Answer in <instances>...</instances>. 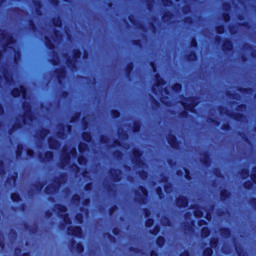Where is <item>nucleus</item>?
<instances>
[{"instance_id": "5701e85b", "label": "nucleus", "mask_w": 256, "mask_h": 256, "mask_svg": "<svg viewBox=\"0 0 256 256\" xmlns=\"http://www.w3.org/2000/svg\"><path fill=\"white\" fill-rule=\"evenodd\" d=\"M196 217H203V214L201 212L195 213Z\"/></svg>"}, {"instance_id": "f3484780", "label": "nucleus", "mask_w": 256, "mask_h": 256, "mask_svg": "<svg viewBox=\"0 0 256 256\" xmlns=\"http://www.w3.org/2000/svg\"><path fill=\"white\" fill-rule=\"evenodd\" d=\"M78 223H83V218L81 216L76 217Z\"/></svg>"}, {"instance_id": "9d476101", "label": "nucleus", "mask_w": 256, "mask_h": 256, "mask_svg": "<svg viewBox=\"0 0 256 256\" xmlns=\"http://www.w3.org/2000/svg\"><path fill=\"white\" fill-rule=\"evenodd\" d=\"M205 256H212L213 255V249L208 248L204 251Z\"/></svg>"}, {"instance_id": "6e6552de", "label": "nucleus", "mask_w": 256, "mask_h": 256, "mask_svg": "<svg viewBox=\"0 0 256 256\" xmlns=\"http://www.w3.org/2000/svg\"><path fill=\"white\" fill-rule=\"evenodd\" d=\"M83 139L87 141V143L91 142V134L89 133H84L83 134Z\"/></svg>"}, {"instance_id": "412c9836", "label": "nucleus", "mask_w": 256, "mask_h": 256, "mask_svg": "<svg viewBox=\"0 0 256 256\" xmlns=\"http://www.w3.org/2000/svg\"><path fill=\"white\" fill-rule=\"evenodd\" d=\"M217 32L221 35L223 33V27H219Z\"/></svg>"}, {"instance_id": "393cba45", "label": "nucleus", "mask_w": 256, "mask_h": 256, "mask_svg": "<svg viewBox=\"0 0 256 256\" xmlns=\"http://www.w3.org/2000/svg\"><path fill=\"white\" fill-rule=\"evenodd\" d=\"M192 45H193V47H195L197 45V41L193 40Z\"/></svg>"}, {"instance_id": "20e7f679", "label": "nucleus", "mask_w": 256, "mask_h": 256, "mask_svg": "<svg viewBox=\"0 0 256 256\" xmlns=\"http://www.w3.org/2000/svg\"><path fill=\"white\" fill-rule=\"evenodd\" d=\"M178 207H186L187 205V199L186 198H179L177 200Z\"/></svg>"}, {"instance_id": "f03ea898", "label": "nucleus", "mask_w": 256, "mask_h": 256, "mask_svg": "<svg viewBox=\"0 0 256 256\" xmlns=\"http://www.w3.org/2000/svg\"><path fill=\"white\" fill-rule=\"evenodd\" d=\"M69 233H72L75 237H81V227H74L69 230Z\"/></svg>"}, {"instance_id": "1a4fd4ad", "label": "nucleus", "mask_w": 256, "mask_h": 256, "mask_svg": "<svg viewBox=\"0 0 256 256\" xmlns=\"http://www.w3.org/2000/svg\"><path fill=\"white\" fill-rule=\"evenodd\" d=\"M165 243V238L164 237H159L157 239V244L159 245V247H162V245H164Z\"/></svg>"}, {"instance_id": "7c9ffc66", "label": "nucleus", "mask_w": 256, "mask_h": 256, "mask_svg": "<svg viewBox=\"0 0 256 256\" xmlns=\"http://www.w3.org/2000/svg\"><path fill=\"white\" fill-rule=\"evenodd\" d=\"M181 256H189V253H184V254H182Z\"/></svg>"}, {"instance_id": "a878e982", "label": "nucleus", "mask_w": 256, "mask_h": 256, "mask_svg": "<svg viewBox=\"0 0 256 256\" xmlns=\"http://www.w3.org/2000/svg\"><path fill=\"white\" fill-rule=\"evenodd\" d=\"M28 155L31 157V155H33V152L31 150H28Z\"/></svg>"}, {"instance_id": "aec40b11", "label": "nucleus", "mask_w": 256, "mask_h": 256, "mask_svg": "<svg viewBox=\"0 0 256 256\" xmlns=\"http://www.w3.org/2000/svg\"><path fill=\"white\" fill-rule=\"evenodd\" d=\"M174 89H176V90L181 89V84H176V85H174Z\"/></svg>"}, {"instance_id": "9b49d317", "label": "nucleus", "mask_w": 256, "mask_h": 256, "mask_svg": "<svg viewBox=\"0 0 256 256\" xmlns=\"http://www.w3.org/2000/svg\"><path fill=\"white\" fill-rule=\"evenodd\" d=\"M78 163H79L80 165H83V163H87V161L85 160V158H84L83 156H80V157L78 158Z\"/></svg>"}, {"instance_id": "0eeeda50", "label": "nucleus", "mask_w": 256, "mask_h": 256, "mask_svg": "<svg viewBox=\"0 0 256 256\" xmlns=\"http://www.w3.org/2000/svg\"><path fill=\"white\" fill-rule=\"evenodd\" d=\"M202 237H209V229L208 228H202Z\"/></svg>"}, {"instance_id": "cd10ccee", "label": "nucleus", "mask_w": 256, "mask_h": 256, "mask_svg": "<svg viewBox=\"0 0 256 256\" xmlns=\"http://www.w3.org/2000/svg\"><path fill=\"white\" fill-rule=\"evenodd\" d=\"M252 180L254 181V183H256V175L252 177Z\"/></svg>"}, {"instance_id": "2eb2a0df", "label": "nucleus", "mask_w": 256, "mask_h": 256, "mask_svg": "<svg viewBox=\"0 0 256 256\" xmlns=\"http://www.w3.org/2000/svg\"><path fill=\"white\" fill-rule=\"evenodd\" d=\"M141 193L147 197V190L145 188H141Z\"/></svg>"}, {"instance_id": "39448f33", "label": "nucleus", "mask_w": 256, "mask_h": 256, "mask_svg": "<svg viewBox=\"0 0 256 256\" xmlns=\"http://www.w3.org/2000/svg\"><path fill=\"white\" fill-rule=\"evenodd\" d=\"M223 49L231 50V49H233V44H231V42H229V41H226L223 45Z\"/></svg>"}, {"instance_id": "c756f323", "label": "nucleus", "mask_w": 256, "mask_h": 256, "mask_svg": "<svg viewBox=\"0 0 256 256\" xmlns=\"http://www.w3.org/2000/svg\"><path fill=\"white\" fill-rule=\"evenodd\" d=\"M67 159H70L71 154H66Z\"/></svg>"}, {"instance_id": "4c0bfd02", "label": "nucleus", "mask_w": 256, "mask_h": 256, "mask_svg": "<svg viewBox=\"0 0 256 256\" xmlns=\"http://www.w3.org/2000/svg\"><path fill=\"white\" fill-rule=\"evenodd\" d=\"M157 192L159 193V190H157Z\"/></svg>"}, {"instance_id": "72a5a7b5", "label": "nucleus", "mask_w": 256, "mask_h": 256, "mask_svg": "<svg viewBox=\"0 0 256 256\" xmlns=\"http://www.w3.org/2000/svg\"><path fill=\"white\" fill-rule=\"evenodd\" d=\"M118 116H119V112H116L115 117H118Z\"/></svg>"}, {"instance_id": "473e14b6", "label": "nucleus", "mask_w": 256, "mask_h": 256, "mask_svg": "<svg viewBox=\"0 0 256 256\" xmlns=\"http://www.w3.org/2000/svg\"><path fill=\"white\" fill-rule=\"evenodd\" d=\"M152 68H153V71H155V66L153 64H151Z\"/></svg>"}, {"instance_id": "2f4dec72", "label": "nucleus", "mask_w": 256, "mask_h": 256, "mask_svg": "<svg viewBox=\"0 0 256 256\" xmlns=\"http://www.w3.org/2000/svg\"><path fill=\"white\" fill-rule=\"evenodd\" d=\"M228 20H229V16H226V17H225V21H228Z\"/></svg>"}, {"instance_id": "dca6fc26", "label": "nucleus", "mask_w": 256, "mask_h": 256, "mask_svg": "<svg viewBox=\"0 0 256 256\" xmlns=\"http://www.w3.org/2000/svg\"><path fill=\"white\" fill-rule=\"evenodd\" d=\"M46 157H48V159H53V153L48 152V153L46 154Z\"/></svg>"}, {"instance_id": "f8f14e48", "label": "nucleus", "mask_w": 256, "mask_h": 256, "mask_svg": "<svg viewBox=\"0 0 256 256\" xmlns=\"http://www.w3.org/2000/svg\"><path fill=\"white\" fill-rule=\"evenodd\" d=\"M11 199L12 201H19V194H12Z\"/></svg>"}, {"instance_id": "7ed1b4c3", "label": "nucleus", "mask_w": 256, "mask_h": 256, "mask_svg": "<svg viewBox=\"0 0 256 256\" xmlns=\"http://www.w3.org/2000/svg\"><path fill=\"white\" fill-rule=\"evenodd\" d=\"M0 41H10V43L13 41V38L8 37L5 35V31L0 30Z\"/></svg>"}, {"instance_id": "ddd939ff", "label": "nucleus", "mask_w": 256, "mask_h": 256, "mask_svg": "<svg viewBox=\"0 0 256 256\" xmlns=\"http://www.w3.org/2000/svg\"><path fill=\"white\" fill-rule=\"evenodd\" d=\"M146 227H153V220L151 219L147 220Z\"/></svg>"}, {"instance_id": "f704fd0d", "label": "nucleus", "mask_w": 256, "mask_h": 256, "mask_svg": "<svg viewBox=\"0 0 256 256\" xmlns=\"http://www.w3.org/2000/svg\"><path fill=\"white\" fill-rule=\"evenodd\" d=\"M59 25H61V22H58L57 27H59Z\"/></svg>"}, {"instance_id": "4be33fe9", "label": "nucleus", "mask_w": 256, "mask_h": 256, "mask_svg": "<svg viewBox=\"0 0 256 256\" xmlns=\"http://www.w3.org/2000/svg\"><path fill=\"white\" fill-rule=\"evenodd\" d=\"M77 153V151L75 150V148H73L72 150H71V155H75Z\"/></svg>"}, {"instance_id": "423d86ee", "label": "nucleus", "mask_w": 256, "mask_h": 256, "mask_svg": "<svg viewBox=\"0 0 256 256\" xmlns=\"http://www.w3.org/2000/svg\"><path fill=\"white\" fill-rule=\"evenodd\" d=\"M183 107L184 109H186V111H193V109L195 108V104L187 106V104L183 103Z\"/></svg>"}, {"instance_id": "a211bd4d", "label": "nucleus", "mask_w": 256, "mask_h": 256, "mask_svg": "<svg viewBox=\"0 0 256 256\" xmlns=\"http://www.w3.org/2000/svg\"><path fill=\"white\" fill-rule=\"evenodd\" d=\"M59 211H61V213H65L67 211V208L65 207H60L59 208Z\"/></svg>"}, {"instance_id": "6ab92c4d", "label": "nucleus", "mask_w": 256, "mask_h": 256, "mask_svg": "<svg viewBox=\"0 0 256 256\" xmlns=\"http://www.w3.org/2000/svg\"><path fill=\"white\" fill-rule=\"evenodd\" d=\"M64 223H66V225H69V223H71V220H69L67 217L64 218Z\"/></svg>"}, {"instance_id": "c85d7f7f", "label": "nucleus", "mask_w": 256, "mask_h": 256, "mask_svg": "<svg viewBox=\"0 0 256 256\" xmlns=\"http://www.w3.org/2000/svg\"><path fill=\"white\" fill-rule=\"evenodd\" d=\"M3 113V107L0 106V114Z\"/></svg>"}, {"instance_id": "e433bc0d", "label": "nucleus", "mask_w": 256, "mask_h": 256, "mask_svg": "<svg viewBox=\"0 0 256 256\" xmlns=\"http://www.w3.org/2000/svg\"><path fill=\"white\" fill-rule=\"evenodd\" d=\"M173 141H175V138H173Z\"/></svg>"}, {"instance_id": "b1692460", "label": "nucleus", "mask_w": 256, "mask_h": 256, "mask_svg": "<svg viewBox=\"0 0 256 256\" xmlns=\"http://www.w3.org/2000/svg\"><path fill=\"white\" fill-rule=\"evenodd\" d=\"M135 157H141V154L139 152H134Z\"/></svg>"}, {"instance_id": "bb28decb", "label": "nucleus", "mask_w": 256, "mask_h": 256, "mask_svg": "<svg viewBox=\"0 0 256 256\" xmlns=\"http://www.w3.org/2000/svg\"><path fill=\"white\" fill-rule=\"evenodd\" d=\"M151 256H157V253H155V251H152Z\"/></svg>"}, {"instance_id": "f257e3e1", "label": "nucleus", "mask_w": 256, "mask_h": 256, "mask_svg": "<svg viewBox=\"0 0 256 256\" xmlns=\"http://www.w3.org/2000/svg\"><path fill=\"white\" fill-rule=\"evenodd\" d=\"M12 95L13 97H23V99H25L27 95V90L25 89V87L20 86L19 88H15L12 91Z\"/></svg>"}, {"instance_id": "c9c22d12", "label": "nucleus", "mask_w": 256, "mask_h": 256, "mask_svg": "<svg viewBox=\"0 0 256 256\" xmlns=\"http://www.w3.org/2000/svg\"><path fill=\"white\" fill-rule=\"evenodd\" d=\"M162 83H161V81H158V85H161Z\"/></svg>"}, {"instance_id": "4468645a", "label": "nucleus", "mask_w": 256, "mask_h": 256, "mask_svg": "<svg viewBox=\"0 0 256 256\" xmlns=\"http://www.w3.org/2000/svg\"><path fill=\"white\" fill-rule=\"evenodd\" d=\"M77 250H78V253H83V246L78 244L77 245Z\"/></svg>"}]
</instances>
